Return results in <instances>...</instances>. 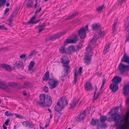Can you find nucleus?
<instances>
[{
  "label": "nucleus",
  "mask_w": 129,
  "mask_h": 129,
  "mask_svg": "<svg viewBox=\"0 0 129 129\" xmlns=\"http://www.w3.org/2000/svg\"><path fill=\"white\" fill-rule=\"evenodd\" d=\"M82 42H81L79 44L76 46L75 47V48L76 51H78L82 47Z\"/></svg>",
  "instance_id": "c03bdc74"
},
{
  "label": "nucleus",
  "mask_w": 129,
  "mask_h": 129,
  "mask_svg": "<svg viewBox=\"0 0 129 129\" xmlns=\"http://www.w3.org/2000/svg\"><path fill=\"white\" fill-rule=\"evenodd\" d=\"M98 39V38L97 37V35H95L92 40L90 42L89 44L92 45V44H94L96 42Z\"/></svg>",
  "instance_id": "72a5a7b5"
},
{
  "label": "nucleus",
  "mask_w": 129,
  "mask_h": 129,
  "mask_svg": "<svg viewBox=\"0 0 129 129\" xmlns=\"http://www.w3.org/2000/svg\"><path fill=\"white\" fill-rule=\"evenodd\" d=\"M124 25L125 27V30L128 32L129 30V17H127V20L125 21Z\"/></svg>",
  "instance_id": "a878e982"
},
{
  "label": "nucleus",
  "mask_w": 129,
  "mask_h": 129,
  "mask_svg": "<svg viewBox=\"0 0 129 129\" xmlns=\"http://www.w3.org/2000/svg\"><path fill=\"white\" fill-rule=\"evenodd\" d=\"M101 92L100 91L96 95H95V94L96 93V91H94V95L93 96V102L95 100H96L98 99V98L99 96L101 94Z\"/></svg>",
  "instance_id": "ea45409f"
},
{
  "label": "nucleus",
  "mask_w": 129,
  "mask_h": 129,
  "mask_svg": "<svg viewBox=\"0 0 129 129\" xmlns=\"http://www.w3.org/2000/svg\"><path fill=\"white\" fill-rule=\"evenodd\" d=\"M123 93L124 95H127L129 93V84L126 85L124 86Z\"/></svg>",
  "instance_id": "5701e85b"
},
{
  "label": "nucleus",
  "mask_w": 129,
  "mask_h": 129,
  "mask_svg": "<svg viewBox=\"0 0 129 129\" xmlns=\"http://www.w3.org/2000/svg\"><path fill=\"white\" fill-rule=\"evenodd\" d=\"M78 14V13L77 12H75L73 13L72 14L69 16L67 18V19H70L74 18V17L77 16Z\"/></svg>",
  "instance_id": "4c0bfd02"
},
{
  "label": "nucleus",
  "mask_w": 129,
  "mask_h": 129,
  "mask_svg": "<svg viewBox=\"0 0 129 129\" xmlns=\"http://www.w3.org/2000/svg\"><path fill=\"white\" fill-rule=\"evenodd\" d=\"M106 126V125L105 123L101 125V127L102 128L105 127Z\"/></svg>",
  "instance_id": "338daca9"
},
{
  "label": "nucleus",
  "mask_w": 129,
  "mask_h": 129,
  "mask_svg": "<svg viewBox=\"0 0 129 129\" xmlns=\"http://www.w3.org/2000/svg\"><path fill=\"white\" fill-rule=\"evenodd\" d=\"M70 62L68 58L65 56H63L61 59V62L63 65L69 64Z\"/></svg>",
  "instance_id": "4468645a"
},
{
  "label": "nucleus",
  "mask_w": 129,
  "mask_h": 129,
  "mask_svg": "<svg viewBox=\"0 0 129 129\" xmlns=\"http://www.w3.org/2000/svg\"><path fill=\"white\" fill-rule=\"evenodd\" d=\"M6 2V0H0V8L4 5Z\"/></svg>",
  "instance_id": "49530a36"
},
{
  "label": "nucleus",
  "mask_w": 129,
  "mask_h": 129,
  "mask_svg": "<svg viewBox=\"0 0 129 129\" xmlns=\"http://www.w3.org/2000/svg\"><path fill=\"white\" fill-rule=\"evenodd\" d=\"M92 55L91 54H86L84 56V62L87 64H89L90 62Z\"/></svg>",
  "instance_id": "9d476101"
},
{
  "label": "nucleus",
  "mask_w": 129,
  "mask_h": 129,
  "mask_svg": "<svg viewBox=\"0 0 129 129\" xmlns=\"http://www.w3.org/2000/svg\"><path fill=\"white\" fill-rule=\"evenodd\" d=\"M92 26V29L94 30H98L100 27V25L97 24H93Z\"/></svg>",
  "instance_id": "c9c22d12"
},
{
  "label": "nucleus",
  "mask_w": 129,
  "mask_h": 129,
  "mask_svg": "<svg viewBox=\"0 0 129 129\" xmlns=\"http://www.w3.org/2000/svg\"><path fill=\"white\" fill-rule=\"evenodd\" d=\"M41 9H42L41 8V7H40L39 8V10H37L36 11L35 13V14L36 15V14H37L39 12L41 11Z\"/></svg>",
  "instance_id": "e2e57ef3"
},
{
  "label": "nucleus",
  "mask_w": 129,
  "mask_h": 129,
  "mask_svg": "<svg viewBox=\"0 0 129 129\" xmlns=\"http://www.w3.org/2000/svg\"><path fill=\"white\" fill-rule=\"evenodd\" d=\"M66 54H69L73 52V51H76L74 47L70 46L66 48Z\"/></svg>",
  "instance_id": "412c9836"
},
{
  "label": "nucleus",
  "mask_w": 129,
  "mask_h": 129,
  "mask_svg": "<svg viewBox=\"0 0 129 129\" xmlns=\"http://www.w3.org/2000/svg\"><path fill=\"white\" fill-rule=\"evenodd\" d=\"M15 116L18 118H19L20 119H21L22 118V116L18 115L17 114H15Z\"/></svg>",
  "instance_id": "052dcab7"
},
{
  "label": "nucleus",
  "mask_w": 129,
  "mask_h": 129,
  "mask_svg": "<svg viewBox=\"0 0 129 129\" xmlns=\"http://www.w3.org/2000/svg\"><path fill=\"white\" fill-rule=\"evenodd\" d=\"M23 65V62L22 61L19 60L16 62L14 64V68H22Z\"/></svg>",
  "instance_id": "f3484780"
},
{
  "label": "nucleus",
  "mask_w": 129,
  "mask_h": 129,
  "mask_svg": "<svg viewBox=\"0 0 129 129\" xmlns=\"http://www.w3.org/2000/svg\"><path fill=\"white\" fill-rule=\"evenodd\" d=\"M22 93L24 95H27V94L26 93V91H23L22 92Z\"/></svg>",
  "instance_id": "774afa93"
},
{
  "label": "nucleus",
  "mask_w": 129,
  "mask_h": 129,
  "mask_svg": "<svg viewBox=\"0 0 129 129\" xmlns=\"http://www.w3.org/2000/svg\"><path fill=\"white\" fill-rule=\"evenodd\" d=\"M77 73L76 71H75V74L74 75V80L73 82V83L74 84H76V81H77Z\"/></svg>",
  "instance_id": "de8ad7c7"
},
{
  "label": "nucleus",
  "mask_w": 129,
  "mask_h": 129,
  "mask_svg": "<svg viewBox=\"0 0 129 129\" xmlns=\"http://www.w3.org/2000/svg\"><path fill=\"white\" fill-rule=\"evenodd\" d=\"M63 66L64 67V69H63V71L64 72L69 73V71L70 69V67L68 64H67L65 65H63Z\"/></svg>",
  "instance_id": "e433bc0d"
},
{
  "label": "nucleus",
  "mask_w": 129,
  "mask_h": 129,
  "mask_svg": "<svg viewBox=\"0 0 129 129\" xmlns=\"http://www.w3.org/2000/svg\"><path fill=\"white\" fill-rule=\"evenodd\" d=\"M52 103L51 98L50 95H46V98L44 105L45 104L46 106L50 107Z\"/></svg>",
  "instance_id": "9b49d317"
},
{
  "label": "nucleus",
  "mask_w": 129,
  "mask_h": 129,
  "mask_svg": "<svg viewBox=\"0 0 129 129\" xmlns=\"http://www.w3.org/2000/svg\"><path fill=\"white\" fill-rule=\"evenodd\" d=\"M118 22L117 19H116L114 21V23L113 25L112 29L113 30V33H114L115 32L117 31V29L115 27V26L116 25Z\"/></svg>",
  "instance_id": "c756f323"
},
{
  "label": "nucleus",
  "mask_w": 129,
  "mask_h": 129,
  "mask_svg": "<svg viewBox=\"0 0 129 129\" xmlns=\"http://www.w3.org/2000/svg\"><path fill=\"white\" fill-rule=\"evenodd\" d=\"M88 25H87L85 26L82 27L78 31L76 32L80 38L82 39L84 38L86 35V32L88 30Z\"/></svg>",
  "instance_id": "7ed1b4c3"
},
{
  "label": "nucleus",
  "mask_w": 129,
  "mask_h": 129,
  "mask_svg": "<svg viewBox=\"0 0 129 129\" xmlns=\"http://www.w3.org/2000/svg\"><path fill=\"white\" fill-rule=\"evenodd\" d=\"M110 43H109L106 45L103 51L104 53L106 54L108 52V49L110 48Z\"/></svg>",
  "instance_id": "c85d7f7f"
},
{
  "label": "nucleus",
  "mask_w": 129,
  "mask_h": 129,
  "mask_svg": "<svg viewBox=\"0 0 129 129\" xmlns=\"http://www.w3.org/2000/svg\"><path fill=\"white\" fill-rule=\"evenodd\" d=\"M106 82V80L105 79H104L102 81V85L101 86V87L100 88V90L101 91V89L102 88V87H103V86L104 85L105 83Z\"/></svg>",
  "instance_id": "6e6d98bb"
},
{
  "label": "nucleus",
  "mask_w": 129,
  "mask_h": 129,
  "mask_svg": "<svg viewBox=\"0 0 129 129\" xmlns=\"http://www.w3.org/2000/svg\"><path fill=\"white\" fill-rule=\"evenodd\" d=\"M0 88L2 89L6 90L7 91H9V86L3 82L0 81Z\"/></svg>",
  "instance_id": "2eb2a0df"
},
{
  "label": "nucleus",
  "mask_w": 129,
  "mask_h": 129,
  "mask_svg": "<svg viewBox=\"0 0 129 129\" xmlns=\"http://www.w3.org/2000/svg\"><path fill=\"white\" fill-rule=\"evenodd\" d=\"M9 9L8 8H7L5 10V12L4 13V15H6L7 13L9 11Z\"/></svg>",
  "instance_id": "bf43d9fd"
},
{
  "label": "nucleus",
  "mask_w": 129,
  "mask_h": 129,
  "mask_svg": "<svg viewBox=\"0 0 129 129\" xmlns=\"http://www.w3.org/2000/svg\"><path fill=\"white\" fill-rule=\"evenodd\" d=\"M86 54H91L90 53L91 52L92 47L89 45H88L86 48Z\"/></svg>",
  "instance_id": "473e14b6"
},
{
  "label": "nucleus",
  "mask_w": 129,
  "mask_h": 129,
  "mask_svg": "<svg viewBox=\"0 0 129 129\" xmlns=\"http://www.w3.org/2000/svg\"><path fill=\"white\" fill-rule=\"evenodd\" d=\"M117 84L115 83H112L110 86V88L114 92H116L118 89Z\"/></svg>",
  "instance_id": "a211bd4d"
},
{
  "label": "nucleus",
  "mask_w": 129,
  "mask_h": 129,
  "mask_svg": "<svg viewBox=\"0 0 129 129\" xmlns=\"http://www.w3.org/2000/svg\"><path fill=\"white\" fill-rule=\"evenodd\" d=\"M86 117V112L84 110L82 112H81L80 115L76 118V120L78 121H83L85 118Z\"/></svg>",
  "instance_id": "0eeeda50"
},
{
  "label": "nucleus",
  "mask_w": 129,
  "mask_h": 129,
  "mask_svg": "<svg viewBox=\"0 0 129 129\" xmlns=\"http://www.w3.org/2000/svg\"><path fill=\"white\" fill-rule=\"evenodd\" d=\"M34 64L35 63L34 61H31L30 62L28 67V70L29 71L30 70L32 69L34 65Z\"/></svg>",
  "instance_id": "37998d69"
},
{
  "label": "nucleus",
  "mask_w": 129,
  "mask_h": 129,
  "mask_svg": "<svg viewBox=\"0 0 129 129\" xmlns=\"http://www.w3.org/2000/svg\"><path fill=\"white\" fill-rule=\"evenodd\" d=\"M107 119V117L106 116H101L100 118V120L101 122L103 123Z\"/></svg>",
  "instance_id": "a19ab883"
},
{
  "label": "nucleus",
  "mask_w": 129,
  "mask_h": 129,
  "mask_svg": "<svg viewBox=\"0 0 129 129\" xmlns=\"http://www.w3.org/2000/svg\"><path fill=\"white\" fill-rule=\"evenodd\" d=\"M48 83L50 85V88L52 89L56 87L58 82L56 79H49Z\"/></svg>",
  "instance_id": "39448f33"
},
{
  "label": "nucleus",
  "mask_w": 129,
  "mask_h": 129,
  "mask_svg": "<svg viewBox=\"0 0 129 129\" xmlns=\"http://www.w3.org/2000/svg\"><path fill=\"white\" fill-rule=\"evenodd\" d=\"M118 108L117 107L115 108V112L111 114L110 116L107 119V121H114L115 126L116 129H125V126L129 125L128 121L129 111H127L124 115L123 118L119 114H117Z\"/></svg>",
  "instance_id": "f257e3e1"
},
{
  "label": "nucleus",
  "mask_w": 129,
  "mask_h": 129,
  "mask_svg": "<svg viewBox=\"0 0 129 129\" xmlns=\"http://www.w3.org/2000/svg\"><path fill=\"white\" fill-rule=\"evenodd\" d=\"M58 102L60 103L62 107L64 108L68 104V102L66 99L63 100L62 98H60L58 100Z\"/></svg>",
  "instance_id": "f8f14e48"
},
{
  "label": "nucleus",
  "mask_w": 129,
  "mask_h": 129,
  "mask_svg": "<svg viewBox=\"0 0 129 129\" xmlns=\"http://www.w3.org/2000/svg\"><path fill=\"white\" fill-rule=\"evenodd\" d=\"M46 25L45 23H44L42 24V25L39 27V33L41 32L44 29Z\"/></svg>",
  "instance_id": "a18cd8bd"
},
{
  "label": "nucleus",
  "mask_w": 129,
  "mask_h": 129,
  "mask_svg": "<svg viewBox=\"0 0 129 129\" xmlns=\"http://www.w3.org/2000/svg\"><path fill=\"white\" fill-rule=\"evenodd\" d=\"M120 73H124L127 70H129V66L125 65L120 62L118 67Z\"/></svg>",
  "instance_id": "20e7f679"
},
{
  "label": "nucleus",
  "mask_w": 129,
  "mask_h": 129,
  "mask_svg": "<svg viewBox=\"0 0 129 129\" xmlns=\"http://www.w3.org/2000/svg\"><path fill=\"white\" fill-rule=\"evenodd\" d=\"M104 6L103 5L98 7L96 9V11L99 12L102 10Z\"/></svg>",
  "instance_id": "8fccbe9b"
},
{
  "label": "nucleus",
  "mask_w": 129,
  "mask_h": 129,
  "mask_svg": "<svg viewBox=\"0 0 129 129\" xmlns=\"http://www.w3.org/2000/svg\"><path fill=\"white\" fill-rule=\"evenodd\" d=\"M121 78L120 77L118 76H115L112 80V81L113 83L118 84L121 81Z\"/></svg>",
  "instance_id": "6ab92c4d"
},
{
  "label": "nucleus",
  "mask_w": 129,
  "mask_h": 129,
  "mask_svg": "<svg viewBox=\"0 0 129 129\" xmlns=\"http://www.w3.org/2000/svg\"><path fill=\"white\" fill-rule=\"evenodd\" d=\"M127 41H129V34L128 33L127 36L126 37V40L125 42Z\"/></svg>",
  "instance_id": "69168bd1"
},
{
  "label": "nucleus",
  "mask_w": 129,
  "mask_h": 129,
  "mask_svg": "<svg viewBox=\"0 0 129 129\" xmlns=\"http://www.w3.org/2000/svg\"><path fill=\"white\" fill-rule=\"evenodd\" d=\"M9 121V119H7L4 124H5L6 125H7L8 124V123Z\"/></svg>",
  "instance_id": "0e129e2a"
},
{
  "label": "nucleus",
  "mask_w": 129,
  "mask_h": 129,
  "mask_svg": "<svg viewBox=\"0 0 129 129\" xmlns=\"http://www.w3.org/2000/svg\"><path fill=\"white\" fill-rule=\"evenodd\" d=\"M62 75L60 77V78L61 79L63 78L64 77L67 76L68 73L67 72H64V71L63 72H62Z\"/></svg>",
  "instance_id": "09e8293b"
},
{
  "label": "nucleus",
  "mask_w": 129,
  "mask_h": 129,
  "mask_svg": "<svg viewBox=\"0 0 129 129\" xmlns=\"http://www.w3.org/2000/svg\"><path fill=\"white\" fill-rule=\"evenodd\" d=\"M67 32V31H65L56 34L51 36L50 38H49V39L51 40H54L57 39L59 38L61 36L65 34Z\"/></svg>",
  "instance_id": "6e6552de"
},
{
  "label": "nucleus",
  "mask_w": 129,
  "mask_h": 129,
  "mask_svg": "<svg viewBox=\"0 0 129 129\" xmlns=\"http://www.w3.org/2000/svg\"><path fill=\"white\" fill-rule=\"evenodd\" d=\"M0 67L9 72H11L12 70L9 65L7 64L3 63L0 64Z\"/></svg>",
  "instance_id": "ddd939ff"
},
{
  "label": "nucleus",
  "mask_w": 129,
  "mask_h": 129,
  "mask_svg": "<svg viewBox=\"0 0 129 129\" xmlns=\"http://www.w3.org/2000/svg\"><path fill=\"white\" fill-rule=\"evenodd\" d=\"M17 11L16 10H15L14 11V12H13V14L11 15V17H15V16L17 14Z\"/></svg>",
  "instance_id": "603ef678"
},
{
  "label": "nucleus",
  "mask_w": 129,
  "mask_h": 129,
  "mask_svg": "<svg viewBox=\"0 0 129 129\" xmlns=\"http://www.w3.org/2000/svg\"><path fill=\"white\" fill-rule=\"evenodd\" d=\"M9 85L10 86H12L15 85V83L13 82H10L9 83Z\"/></svg>",
  "instance_id": "13d9d810"
},
{
  "label": "nucleus",
  "mask_w": 129,
  "mask_h": 129,
  "mask_svg": "<svg viewBox=\"0 0 129 129\" xmlns=\"http://www.w3.org/2000/svg\"><path fill=\"white\" fill-rule=\"evenodd\" d=\"M5 115L7 116H12L13 114L11 112H9L8 111H6L5 113Z\"/></svg>",
  "instance_id": "3c124183"
},
{
  "label": "nucleus",
  "mask_w": 129,
  "mask_h": 129,
  "mask_svg": "<svg viewBox=\"0 0 129 129\" xmlns=\"http://www.w3.org/2000/svg\"><path fill=\"white\" fill-rule=\"evenodd\" d=\"M78 37L76 33L75 32L71 37V39H67L64 42V45L69 43H76L78 40Z\"/></svg>",
  "instance_id": "f03ea898"
},
{
  "label": "nucleus",
  "mask_w": 129,
  "mask_h": 129,
  "mask_svg": "<svg viewBox=\"0 0 129 129\" xmlns=\"http://www.w3.org/2000/svg\"><path fill=\"white\" fill-rule=\"evenodd\" d=\"M23 125L25 127H28L29 128H31L33 127V125L30 122L28 121H24L22 123Z\"/></svg>",
  "instance_id": "b1692460"
},
{
  "label": "nucleus",
  "mask_w": 129,
  "mask_h": 129,
  "mask_svg": "<svg viewBox=\"0 0 129 129\" xmlns=\"http://www.w3.org/2000/svg\"><path fill=\"white\" fill-rule=\"evenodd\" d=\"M67 32V31H65L56 34L51 36L50 38H49V39L51 40H54L57 39L59 38L61 36L65 34Z\"/></svg>",
  "instance_id": "1a4fd4ad"
},
{
  "label": "nucleus",
  "mask_w": 129,
  "mask_h": 129,
  "mask_svg": "<svg viewBox=\"0 0 129 129\" xmlns=\"http://www.w3.org/2000/svg\"><path fill=\"white\" fill-rule=\"evenodd\" d=\"M82 70V68L81 67H80L79 69V71L77 72V75H80Z\"/></svg>",
  "instance_id": "5fc2aeb1"
},
{
  "label": "nucleus",
  "mask_w": 129,
  "mask_h": 129,
  "mask_svg": "<svg viewBox=\"0 0 129 129\" xmlns=\"http://www.w3.org/2000/svg\"><path fill=\"white\" fill-rule=\"evenodd\" d=\"M55 111L57 112H58L59 111L62 110L63 108V107L60 104V103L58 102L57 103V105H56L55 108Z\"/></svg>",
  "instance_id": "4be33fe9"
},
{
  "label": "nucleus",
  "mask_w": 129,
  "mask_h": 129,
  "mask_svg": "<svg viewBox=\"0 0 129 129\" xmlns=\"http://www.w3.org/2000/svg\"><path fill=\"white\" fill-rule=\"evenodd\" d=\"M49 73L48 71H47L43 76V81H47L48 80H49Z\"/></svg>",
  "instance_id": "393cba45"
},
{
  "label": "nucleus",
  "mask_w": 129,
  "mask_h": 129,
  "mask_svg": "<svg viewBox=\"0 0 129 129\" xmlns=\"http://www.w3.org/2000/svg\"><path fill=\"white\" fill-rule=\"evenodd\" d=\"M66 46L64 45V46H63L59 48V52L62 53H66V49L65 48V46Z\"/></svg>",
  "instance_id": "7c9ffc66"
},
{
  "label": "nucleus",
  "mask_w": 129,
  "mask_h": 129,
  "mask_svg": "<svg viewBox=\"0 0 129 129\" xmlns=\"http://www.w3.org/2000/svg\"><path fill=\"white\" fill-rule=\"evenodd\" d=\"M121 62H125L129 64V56L127 55L126 53H124L121 59Z\"/></svg>",
  "instance_id": "dca6fc26"
},
{
  "label": "nucleus",
  "mask_w": 129,
  "mask_h": 129,
  "mask_svg": "<svg viewBox=\"0 0 129 129\" xmlns=\"http://www.w3.org/2000/svg\"><path fill=\"white\" fill-rule=\"evenodd\" d=\"M43 89L45 92H48V87L46 86H45L44 87Z\"/></svg>",
  "instance_id": "864d4df0"
},
{
  "label": "nucleus",
  "mask_w": 129,
  "mask_h": 129,
  "mask_svg": "<svg viewBox=\"0 0 129 129\" xmlns=\"http://www.w3.org/2000/svg\"><path fill=\"white\" fill-rule=\"evenodd\" d=\"M99 122V119H94L92 118L91 122V124L93 126L95 125Z\"/></svg>",
  "instance_id": "2f4dec72"
},
{
  "label": "nucleus",
  "mask_w": 129,
  "mask_h": 129,
  "mask_svg": "<svg viewBox=\"0 0 129 129\" xmlns=\"http://www.w3.org/2000/svg\"><path fill=\"white\" fill-rule=\"evenodd\" d=\"M98 33L99 37H103L105 35L104 31L103 30L102 31L101 29L98 31Z\"/></svg>",
  "instance_id": "58836bf2"
},
{
  "label": "nucleus",
  "mask_w": 129,
  "mask_h": 129,
  "mask_svg": "<svg viewBox=\"0 0 129 129\" xmlns=\"http://www.w3.org/2000/svg\"><path fill=\"white\" fill-rule=\"evenodd\" d=\"M33 86V84L32 83L26 81L24 83L23 87L25 88H28L32 87Z\"/></svg>",
  "instance_id": "aec40b11"
},
{
  "label": "nucleus",
  "mask_w": 129,
  "mask_h": 129,
  "mask_svg": "<svg viewBox=\"0 0 129 129\" xmlns=\"http://www.w3.org/2000/svg\"><path fill=\"white\" fill-rule=\"evenodd\" d=\"M7 29V28L5 27L4 25H0V29Z\"/></svg>",
  "instance_id": "4d7b16f0"
},
{
  "label": "nucleus",
  "mask_w": 129,
  "mask_h": 129,
  "mask_svg": "<svg viewBox=\"0 0 129 129\" xmlns=\"http://www.w3.org/2000/svg\"><path fill=\"white\" fill-rule=\"evenodd\" d=\"M26 56V55L25 54H22L20 55V57L21 59H23Z\"/></svg>",
  "instance_id": "680f3d73"
},
{
  "label": "nucleus",
  "mask_w": 129,
  "mask_h": 129,
  "mask_svg": "<svg viewBox=\"0 0 129 129\" xmlns=\"http://www.w3.org/2000/svg\"><path fill=\"white\" fill-rule=\"evenodd\" d=\"M32 0H28L26 4V7H27L31 8L33 7Z\"/></svg>",
  "instance_id": "79ce46f5"
},
{
  "label": "nucleus",
  "mask_w": 129,
  "mask_h": 129,
  "mask_svg": "<svg viewBox=\"0 0 129 129\" xmlns=\"http://www.w3.org/2000/svg\"><path fill=\"white\" fill-rule=\"evenodd\" d=\"M36 16H33L31 18L30 20L29 21L27 22L26 24H29V23L31 24H35V21H34V20L36 18Z\"/></svg>",
  "instance_id": "f704fd0d"
},
{
  "label": "nucleus",
  "mask_w": 129,
  "mask_h": 129,
  "mask_svg": "<svg viewBox=\"0 0 129 129\" xmlns=\"http://www.w3.org/2000/svg\"><path fill=\"white\" fill-rule=\"evenodd\" d=\"M46 98V95L45 94H41L39 96V101L38 102V104L40 106L44 107V103Z\"/></svg>",
  "instance_id": "423d86ee"
},
{
  "label": "nucleus",
  "mask_w": 129,
  "mask_h": 129,
  "mask_svg": "<svg viewBox=\"0 0 129 129\" xmlns=\"http://www.w3.org/2000/svg\"><path fill=\"white\" fill-rule=\"evenodd\" d=\"M84 87L86 90H90L92 88L91 85L89 82H86L84 86Z\"/></svg>",
  "instance_id": "cd10ccee"
},
{
  "label": "nucleus",
  "mask_w": 129,
  "mask_h": 129,
  "mask_svg": "<svg viewBox=\"0 0 129 129\" xmlns=\"http://www.w3.org/2000/svg\"><path fill=\"white\" fill-rule=\"evenodd\" d=\"M78 102V100H73L72 103L70 104V108L72 109L74 108Z\"/></svg>",
  "instance_id": "bb28decb"
}]
</instances>
